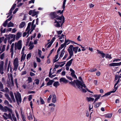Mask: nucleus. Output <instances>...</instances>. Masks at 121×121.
I'll return each mask as SVG.
<instances>
[{
  "instance_id": "f257e3e1",
  "label": "nucleus",
  "mask_w": 121,
  "mask_h": 121,
  "mask_svg": "<svg viewBox=\"0 0 121 121\" xmlns=\"http://www.w3.org/2000/svg\"><path fill=\"white\" fill-rule=\"evenodd\" d=\"M66 0H64L63 1L62 7L63 10L61 12V11L60 13L61 16L55 19L54 25L56 27H62V25L65 22V18L62 15V13L65 9V4Z\"/></svg>"
},
{
  "instance_id": "f03ea898",
  "label": "nucleus",
  "mask_w": 121,
  "mask_h": 121,
  "mask_svg": "<svg viewBox=\"0 0 121 121\" xmlns=\"http://www.w3.org/2000/svg\"><path fill=\"white\" fill-rule=\"evenodd\" d=\"M70 83L72 84H74L75 83L77 87L81 90H82L83 92H87L86 90H87L88 92L91 93H93L92 91H90L88 89L82 81L81 82L80 81L77 80L76 81L75 80H74L73 82H70Z\"/></svg>"
},
{
  "instance_id": "7ed1b4c3",
  "label": "nucleus",
  "mask_w": 121,
  "mask_h": 121,
  "mask_svg": "<svg viewBox=\"0 0 121 121\" xmlns=\"http://www.w3.org/2000/svg\"><path fill=\"white\" fill-rule=\"evenodd\" d=\"M8 112L9 113L8 114V119L13 121L12 118L14 121H17L16 118L14 114L13 113L12 110L10 108H8Z\"/></svg>"
},
{
  "instance_id": "20e7f679",
  "label": "nucleus",
  "mask_w": 121,
  "mask_h": 121,
  "mask_svg": "<svg viewBox=\"0 0 121 121\" xmlns=\"http://www.w3.org/2000/svg\"><path fill=\"white\" fill-rule=\"evenodd\" d=\"M14 94L17 103L18 104L19 103H20L22 100L20 94L18 92L16 93H14Z\"/></svg>"
},
{
  "instance_id": "39448f33",
  "label": "nucleus",
  "mask_w": 121,
  "mask_h": 121,
  "mask_svg": "<svg viewBox=\"0 0 121 121\" xmlns=\"http://www.w3.org/2000/svg\"><path fill=\"white\" fill-rule=\"evenodd\" d=\"M22 41L21 40H20L18 41L17 43L16 42L15 43V51L17 49L20 50L21 49L22 47Z\"/></svg>"
},
{
  "instance_id": "423d86ee",
  "label": "nucleus",
  "mask_w": 121,
  "mask_h": 121,
  "mask_svg": "<svg viewBox=\"0 0 121 121\" xmlns=\"http://www.w3.org/2000/svg\"><path fill=\"white\" fill-rule=\"evenodd\" d=\"M15 35L12 34L8 35L9 43L11 44L15 40Z\"/></svg>"
},
{
  "instance_id": "0eeeda50",
  "label": "nucleus",
  "mask_w": 121,
  "mask_h": 121,
  "mask_svg": "<svg viewBox=\"0 0 121 121\" xmlns=\"http://www.w3.org/2000/svg\"><path fill=\"white\" fill-rule=\"evenodd\" d=\"M57 13L55 12H52L50 14L51 17L52 18L54 19L56 18L57 17H59L58 16V15L57 14L60 13V15H61V14H60V13H61V10H59L57 12Z\"/></svg>"
},
{
  "instance_id": "6e6552de",
  "label": "nucleus",
  "mask_w": 121,
  "mask_h": 121,
  "mask_svg": "<svg viewBox=\"0 0 121 121\" xmlns=\"http://www.w3.org/2000/svg\"><path fill=\"white\" fill-rule=\"evenodd\" d=\"M13 64L14 65L13 70L16 71L19 65L18 58H16L13 61Z\"/></svg>"
},
{
  "instance_id": "1a4fd4ad",
  "label": "nucleus",
  "mask_w": 121,
  "mask_h": 121,
  "mask_svg": "<svg viewBox=\"0 0 121 121\" xmlns=\"http://www.w3.org/2000/svg\"><path fill=\"white\" fill-rule=\"evenodd\" d=\"M73 47V45H70L68 49V51L69 52V56L68 58L69 59H70L73 55V52L72 50V48Z\"/></svg>"
},
{
  "instance_id": "9d476101",
  "label": "nucleus",
  "mask_w": 121,
  "mask_h": 121,
  "mask_svg": "<svg viewBox=\"0 0 121 121\" xmlns=\"http://www.w3.org/2000/svg\"><path fill=\"white\" fill-rule=\"evenodd\" d=\"M39 12L36 11L35 9H34L33 10H30L29 11V14L30 15H31L32 16L34 17L35 15L38 14L39 13Z\"/></svg>"
},
{
  "instance_id": "9b49d317",
  "label": "nucleus",
  "mask_w": 121,
  "mask_h": 121,
  "mask_svg": "<svg viewBox=\"0 0 121 121\" xmlns=\"http://www.w3.org/2000/svg\"><path fill=\"white\" fill-rule=\"evenodd\" d=\"M4 64V62L1 61L0 62V73L2 74H3V66Z\"/></svg>"
},
{
  "instance_id": "f8f14e48",
  "label": "nucleus",
  "mask_w": 121,
  "mask_h": 121,
  "mask_svg": "<svg viewBox=\"0 0 121 121\" xmlns=\"http://www.w3.org/2000/svg\"><path fill=\"white\" fill-rule=\"evenodd\" d=\"M121 65V62L119 63H112L109 64L111 66H114L120 65Z\"/></svg>"
},
{
  "instance_id": "ddd939ff",
  "label": "nucleus",
  "mask_w": 121,
  "mask_h": 121,
  "mask_svg": "<svg viewBox=\"0 0 121 121\" xmlns=\"http://www.w3.org/2000/svg\"><path fill=\"white\" fill-rule=\"evenodd\" d=\"M14 44L13 43L11 46V48L10 49V52L11 53V56H12L13 54V47Z\"/></svg>"
},
{
  "instance_id": "4468645a",
  "label": "nucleus",
  "mask_w": 121,
  "mask_h": 121,
  "mask_svg": "<svg viewBox=\"0 0 121 121\" xmlns=\"http://www.w3.org/2000/svg\"><path fill=\"white\" fill-rule=\"evenodd\" d=\"M10 95L11 97L12 100L14 102H15L16 101L15 99L14 98V97L13 95V94L12 92L10 91Z\"/></svg>"
},
{
  "instance_id": "2eb2a0df",
  "label": "nucleus",
  "mask_w": 121,
  "mask_h": 121,
  "mask_svg": "<svg viewBox=\"0 0 121 121\" xmlns=\"http://www.w3.org/2000/svg\"><path fill=\"white\" fill-rule=\"evenodd\" d=\"M9 80H10H10H11V86H14V82L13 81V75L11 74H10L9 77Z\"/></svg>"
},
{
  "instance_id": "dca6fc26",
  "label": "nucleus",
  "mask_w": 121,
  "mask_h": 121,
  "mask_svg": "<svg viewBox=\"0 0 121 121\" xmlns=\"http://www.w3.org/2000/svg\"><path fill=\"white\" fill-rule=\"evenodd\" d=\"M66 83L68 82V81L66 80L65 78H61L60 79V82H61Z\"/></svg>"
},
{
  "instance_id": "f3484780",
  "label": "nucleus",
  "mask_w": 121,
  "mask_h": 121,
  "mask_svg": "<svg viewBox=\"0 0 121 121\" xmlns=\"http://www.w3.org/2000/svg\"><path fill=\"white\" fill-rule=\"evenodd\" d=\"M16 5V4H15L13 5L9 12V15H11Z\"/></svg>"
},
{
  "instance_id": "a211bd4d",
  "label": "nucleus",
  "mask_w": 121,
  "mask_h": 121,
  "mask_svg": "<svg viewBox=\"0 0 121 121\" xmlns=\"http://www.w3.org/2000/svg\"><path fill=\"white\" fill-rule=\"evenodd\" d=\"M31 24V22H29L28 23V26L26 30V31H27V33H29L30 29V27Z\"/></svg>"
},
{
  "instance_id": "6ab92c4d",
  "label": "nucleus",
  "mask_w": 121,
  "mask_h": 121,
  "mask_svg": "<svg viewBox=\"0 0 121 121\" xmlns=\"http://www.w3.org/2000/svg\"><path fill=\"white\" fill-rule=\"evenodd\" d=\"M56 100V95L54 94L52 95V102L53 103H55Z\"/></svg>"
},
{
  "instance_id": "aec40b11",
  "label": "nucleus",
  "mask_w": 121,
  "mask_h": 121,
  "mask_svg": "<svg viewBox=\"0 0 121 121\" xmlns=\"http://www.w3.org/2000/svg\"><path fill=\"white\" fill-rule=\"evenodd\" d=\"M73 60V59H72L70 60H69L68 62L66 65V66H68V67L69 66L72 64V62Z\"/></svg>"
},
{
  "instance_id": "412c9836",
  "label": "nucleus",
  "mask_w": 121,
  "mask_h": 121,
  "mask_svg": "<svg viewBox=\"0 0 121 121\" xmlns=\"http://www.w3.org/2000/svg\"><path fill=\"white\" fill-rule=\"evenodd\" d=\"M29 46H30L29 49L31 50L34 48V46L33 43H32L31 42H30L29 45Z\"/></svg>"
},
{
  "instance_id": "4be33fe9",
  "label": "nucleus",
  "mask_w": 121,
  "mask_h": 121,
  "mask_svg": "<svg viewBox=\"0 0 121 121\" xmlns=\"http://www.w3.org/2000/svg\"><path fill=\"white\" fill-rule=\"evenodd\" d=\"M97 51L98 52V53L101 54V55L102 56L103 58H104L105 56V54L103 52L100 51L98 50H97Z\"/></svg>"
},
{
  "instance_id": "5701e85b",
  "label": "nucleus",
  "mask_w": 121,
  "mask_h": 121,
  "mask_svg": "<svg viewBox=\"0 0 121 121\" xmlns=\"http://www.w3.org/2000/svg\"><path fill=\"white\" fill-rule=\"evenodd\" d=\"M64 50L65 48H64L61 51L60 54L59 59L60 57H62L64 55L65 52Z\"/></svg>"
},
{
  "instance_id": "b1692460",
  "label": "nucleus",
  "mask_w": 121,
  "mask_h": 121,
  "mask_svg": "<svg viewBox=\"0 0 121 121\" xmlns=\"http://www.w3.org/2000/svg\"><path fill=\"white\" fill-rule=\"evenodd\" d=\"M60 85V84L58 81L55 82L53 84V86L56 88L57 87V86H59Z\"/></svg>"
},
{
  "instance_id": "393cba45",
  "label": "nucleus",
  "mask_w": 121,
  "mask_h": 121,
  "mask_svg": "<svg viewBox=\"0 0 121 121\" xmlns=\"http://www.w3.org/2000/svg\"><path fill=\"white\" fill-rule=\"evenodd\" d=\"M25 25V22H22L19 26V27L20 28H22Z\"/></svg>"
},
{
  "instance_id": "a878e982",
  "label": "nucleus",
  "mask_w": 121,
  "mask_h": 121,
  "mask_svg": "<svg viewBox=\"0 0 121 121\" xmlns=\"http://www.w3.org/2000/svg\"><path fill=\"white\" fill-rule=\"evenodd\" d=\"M8 110V107L7 106H5L4 107L3 106L1 110L2 111L6 112Z\"/></svg>"
},
{
  "instance_id": "bb28decb",
  "label": "nucleus",
  "mask_w": 121,
  "mask_h": 121,
  "mask_svg": "<svg viewBox=\"0 0 121 121\" xmlns=\"http://www.w3.org/2000/svg\"><path fill=\"white\" fill-rule=\"evenodd\" d=\"M28 119L29 120H31L33 119L31 112H30L29 113V115L28 117Z\"/></svg>"
},
{
  "instance_id": "cd10ccee",
  "label": "nucleus",
  "mask_w": 121,
  "mask_h": 121,
  "mask_svg": "<svg viewBox=\"0 0 121 121\" xmlns=\"http://www.w3.org/2000/svg\"><path fill=\"white\" fill-rule=\"evenodd\" d=\"M22 34L20 32H18L17 33L16 37V39L17 40L19 38L21 37Z\"/></svg>"
},
{
  "instance_id": "c85d7f7f",
  "label": "nucleus",
  "mask_w": 121,
  "mask_h": 121,
  "mask_svg": "<svg viewBox=\"0 0 121 121\" xmlns=\"http://www.w3.org/2000/svg\"><path fill=\"white\" fill-rule=\"evenodd\" d=\"M78 47H73L72 48V49H73V51L75 53H76L78 52Z\"/></svg>"
},
{
  "instance_id": "c756f323",
  "label": "nucleus",
  "mask_w": 121,
  "mask_h": 121,
  "mask_svg": "<svg viewBox=\"0 0 121 121\" xmlns=\"http://www.w3.org/2000/svg\"><path fill=\"white\" fill-rule=\"evenodd\" d=\"M54 81V80H51L49 81L47 83V85L48 86L49 85H51L52 84L53 82Z\"/></svg>"
},
{
  "instance_id": "7c9ffc66",
  "label": "nucleus",
  "mask_w": 121,
  "mask_h": 121,
  "mask_svg": "<svg viewBox=\"0 0 121 121\" xmlns=\"http://www.w3.org/2000/svg\"><path fill=\"white\" fill-rule=\"evenodd\" d=\"M112 113H108L105 115V116L106 117L111 118L112 117Z\"/></svg>"
},
{
  "instance_id": "2f4dec72",
  "label": "nucleus",
  "mask_w": 121,
  "mask_h": 121,
  "mask_svg": "<svg viewBox=\"0 0 121 121\" xmlns=\"http://www.w3.org/2000/svg\"><path fill=\"white\" fill-rule=\"evenodd\" d=\"M86 99L88 101H93L94 100V99L91 97H87Z\"/></svg>"
},
{
  "instance_id": "473e14b6",
  "label": "nucleus",
  "mask_w": 121,
  "mask_h": 121,
  "mask_svg": "<svg viewBox=\"0 0 121 121\" xmlns=\"http://www.w3.org/2000/svg\"><path fill=\"white\" fill-rule=\"evenodd\" d=\"M101 102H99L96 103L94 105V107H95L97 108L98 107L99 105L101 104Z\"/></svg>"
},
{
  "instance_id": "72a5a7b5",
  "label": "nucleus",
  "mask_w": 121,
  "mask_h": 121,
  "mask_svg": "<svg viewBox=\"0 0 121 121\" xmlns=\"http://www.w3.org/2000/svg\"><path fill=\"white\" fill-rule=\"evenodd\" d=\"M13 15L12 14L10 15H9V13H8V17L10 16V17L9 18H8V21H10L12 18Z\"/></svg>"
},
{
  "instance_id": "f704fd0d",
  "label": "nucleus",
  "mask_w": 121,
  "mask_h": 121,
  "mask_svg": "<svg viewBox=\"0 0 121 121\" xmlns=\"http://www.w3.org/2000/svg\"><path fill=\"white\" fill-rule=\"evenodd\" d=\"M75 72L71 73V75L74 78H77V77L76 75L74 74Z\"/></svg>"
},
{
  "instance_id": "c9c22d12",
  "label": "nucleus",
  "mask_w": 121,
  "mask_h": 121,
  "mask_svg": "<svg viewBox=\"0 0 121 121\" xmlns=\"http://www.w3.org/2000/svg\"><path fill=\"white\" fill-rule=\"evenodd\" d=\"M13 24L11 22H10L9 23H8V27H13Z\"/></svg>"
},
{
  "instance_id": "e433bc0d",
  "label": "nucleus",
  "mask_w": 121,
  "mask_h": 121,
  "mask_svg": "<svg viewBox=\"0 0 121 121\" xmlns=\"http://www.w3.org/2000/svg\"><path fill=\"white\" fill-rule=\"evenodd\" d=\"M93 96H94V97L95 98H96L98 99L101 96V95H93Z\"/></svg>"
},
{
  "instance_id": "4c0bfd02",
  "label": "nucleus",
  "mask_w": 121,
  "mask_h": 121,
  "mask_svg": "<svg viewBox=\"0 0 121 121\" xmlns=\"http://www.w3.org/2000/svg\"><path fill=\"white\" fill-rule=\"evenodd\" d=\"M3 117L4 119L5 120H7V117H8V115L6 113H4V115H3Z\"/></svg>"
},
{
  "instance_id": "58836bf2",
  "label": "nucleus",
  "mask_w": 121,
  "mask_h": 121,
  "mask_svg": "<svg viewBox=\"0 0 121 121\" xmlns=\"http://www.w3.org/2000/svg\"><path fill=\"white\" fill-rule=\"evenodd\" d=\"M3 27L2 26H1V29H0V32L1 33H4L5 31V29H4L3 30Z\"/></svg>"
},
{
  "instance_id": "ea45409f",
  "label": "nucleus",
  "mask_w": 121,
  "mask_h": 121,
  "mask_svg": "<svg viewBox=\"0 0 121 121\" xmlns=\"http://www.w3.org/2000/svg\"><path fill=\"white\" fill-rule=\"evenodd\" d=\"M97 70V69L96 68H93L89 70V71L91 72H95Z\"/></svg>"
},
{
  "instance_id": "a19ab883",
  "label": "nucleus",
  "mask_w": 121,
  "mask_h": 121,
  "mask_svg": "<svg viewBox=\"0 0 121 121\" xmlns=\"http://www.w3.org/2000/svg\"><path fill=\"white\" fill-rule=\"evenodd\" d=\"M112 92H111V91L109 92H108L106 93L105 94V95H104L102 97L104 96H108V95H110V94Z\"/></svg>"
},
{
  "instance_id": "79ce46f5",
  "label": "nucleus",
  "mask_w": 121,
  "mask_h": 121,
  "mask_svg": "<svg viewBox=\"0 0 121 121\" xmlns=\"http://www.w3.org/2000/svg\"><path fill=\"white\" fill-rule=\"evenodd\" d=\"M40 99L41 104H43L44 103V102L43 99L41 97H40Z\"/></svg>"
},
{
  "instance_id": "37998d69",
  "label": "nucleus",
  "mask_w": 121,
  "mask_h": 121,
  "mask_svg": "<svg viewBox=\"0 0 121 121\" xmlns=\"http://www.w3.org/2000/svg\"><path fill=\"white\" fill-rule=\"evenodd\" d=\"M105 55L106 56L105 57H106V58H107L109 59L112 58L111 55H109L108 54H105Z\"/></svg>"
},
{
  "instance_id": "c03bdc74",
  "label": "nucleus",
  "mask_w": 121,
  "mask_h": 121,
  "mask_svg": "<svg viewBox=\"0 0 121 121\" xmlns=\"http://www.w3.org/2000/svg\"><path fill=\"white\" fill-rule=\"evenodd\" d=\"M26 56V54L24 55V54H23L22 55L21 57V61H22V60H24L25 58V57Z\"/></svg>"
},
{
  "instance_id": "a18cd8bd",
  "label": "nucleus",
  "mask_w": 121,
  "mask_h": 121,
  "mask_svg": "<svg viewBox=\"0 0 121 121\" xmlns=\"http://www.w3.org/2000/svg\"><path fill=\"white\" fill-rule=\"evenodd\" d=\"M42 52V51L40 50H38V55L39 56V57H41V53Z\"/></svg>"
},
{
  "instance_id": "49530a36",
  "label": "nucleus",
  "mask_w": 121,
  "mask_h": 121,
  "mask_svg": "<svg viewBox=\"0 0 121 121\" xmlns=\"http://www.w3.org/2000/svg\"><path fill=\"white\" fill-rule=\"evenodd\" d=\"M117 86H117L116 87H114V89L113 90L111 91V92H112V93H114L116 91L117 89Z\"/></svg>"
},
{
  "instance_id": "de8ad7c7",
  "label": "nucleus",
  "mask_w": 121,
  "mask_h": 121,
  "mask_svg": "<svg viewBox=\"0 0 121 121\" xmlns=\"http://www.w3.org/2000/svg\"><path fill=\"white\" fill-rule=\"evenodd\" d=\"M35 83L37 85H38L39 83V81L38 79H36L35 80Z\"/></svg>"
},
{
  "instance_id": "09e8293b",
  "label": "nucleus",
  "mask_w": 121,
  "mask_h": 121,
  "mask_svg": "<svg viewBox=\"0 0 121 121\" xmlns=\"http://www.w3.org/2000/svg\"><path fill=\"white\" fill-rule=\"evenodd\" d=\"M28 82L29 83L31 82L32 81V79L30 77H28Z\"/></svg>"
},
{
  "instance_id": "8fccbe9b",
  "label": "nucleus",
  "mask_w": 121,
  "mask_h": 121,
  "mask_svg": "<svg viewBox=\"0 0 121 121\" xmlns=\"http://www.w3.org/2000/svg\"><path fill=\"white\" fill-rule=\"evenodd\" d=\"M8 22V19H7L5 22L3 23V26L5 27L6 26Z\"/></svg>"
},
{
  "instance_id": "3c124183",
  "label": "nucleus",
  "mask_w": 121,
  "mask_h": 121,
  "mask_svg": "<svg viewBox=\"0 0 121 121\" xmlns=\"http://www.w3.org/2000/svg\"><path fill=\"white\" fill-rule=\"evenodd\" d=\"M52 97V96L51 95H50L49 96V98H48V102L49 103L50 102V100H51V99Z\"/></svg>"
},
{
  "instance_id": "603ef678",
  "label": "nucleus",
  "mask_w": 121,
  "mask_h": 121,
  "mask_svg": "<svg viewBox=\"0 0 121 121\" xmlns=\"http://www.w3.org/2000/svg\"><path fill=\"white\" fill-rule=\"evenodd\" d=\"M5 46L4 45L3 46V47H2V49L1 51V52L0 53H1L2 52H4V50L5 49Z\"/></svg>"
},
{
  "instance_id": "864d4df0",
  "label": "nucleus",
  "mask_w": 121,
  "mask_h": 121,
  "mask_svg": "<svg viewBox=\"0 0 121 121\" xmlns=\"http://www.w3.org/2000/svg\"><path fill=\"white\" fill-rule=\"evenodd\" d=\"M64 35L63 34H62L60 37V36L59 35H58V37H60V38H59V39H62L63 38H64Z\"/></svg>"
},
{
  "instance_id": "5fc2aeb1",
  "label": "nucleus",
  "mask_w": 121,
  "mask_h": 121,
  "mask_svg": "<svg viewBox=\"0 0 121 121\" xmlns=\"http://www.w3.org/2000/svg\"><path fill=\"white\" fill-rule=\"evenodd\" d=\"M27 31V32H25L23 33V37H24L25 36H26V35L27 34H28V35L26 37H27L29 35V33H27V31Z\"/></svg>"
},
{
  "instance_id": "6e6d98bb",
  "label": "nucleus",
  "mask_w": 121,
  "mask_h": 121,
  "mask_svg": "<svg viewBox=\"0 0 121 121\" xmlns=\"http://www.w3.org/2000/svg\"><path fill=\"white\" fill-rule=\"evenodd\" d=\"M31 56V54L29 53V54H28L27 55V56H26L27 59H29V58H30Z\"/></svg>"
},
{
  "instance_id": "4d7b16f0",
  "label": "nucleus",
  "mask_w": 121,
  "mask_h": 121,
  "mask_svg": "<svg viewBox=\"0 0 121 121\" xmlns=\"http://www.w3.org/2000/svg\"><path fill=\"white\" fill-rule=\"evenodd\" d=\"M68 55V54L67 53H65V55L64 57L63 58V60H64L65 59H66V57H67Z\"/></svg>"
},
{
  "instance_id": "13d9d810",
  "label": "nucleus",
  "mask_w": 121,
  "mask_h": 121,
  "mask_svg": "<svg viewBox=\"0 0 121 121\" xmlns=\"http://www.w3.org/2000/svg\"><path fill=\"white\" fill-rule=\"evenodd\" d=\"M93 106L91 104H89V110L90 111L91 110V109L92 108Z\"/></svg>"
},
{
  "instance_id": "bf43d9fd",
  "label": "nucleus",
  "mask_w": 121,
  "mask_h": 121,
  "mask_svg": "<svg viewBox=\"0 0 121 121\" xmlns=\"http://www.w3.org/2000/svg\"><path fill=\"white\" fill-rule=\"evenodd\" d=\"M3 88V86L2 83L0 82V89H2Z\"/></svg>"
},
{
  "instance_id": "052dcab7",
  "label": "nucleus",
  "mask_w": 121,
  "mask_h": 121,
  "mask_svg": "<svg viewBox=\"0 0 121 121\" xmlns=\"http://www.w3.org/2000/svg\"><path fill=\"white\" fill-rule=\"evenodd\" d=\"M66 45L64 43L62 44L60 46L61 49L64 48L65 46H66Z\"/></svg>"
},
{
  "instance_id": "680f3d73",
  "label": "nucleus",
  "mask_w": 121,
  "mask_h": 121,
  "mask_svg": "<svg viewBox=\"0 0 121 121\" xmlns=\"http://www.w3.org/2000/svg\"><path fill=\"white\" fill-rule=\"evenodd\" d=\"M62 30H59L57 31V33L58 35H60L62 32Z\"/></svg>"
},
{
  "instance_id": "e2e57ef3",
  "label": "nucleus",
  "mask_w": 121,
  "mask_h": 121,
  "mask_svg": "<svg viewBox=\"0 0 121 121\" xmlns=\"http://www.w3.org/2000/svg\"><path fill=\"white\" fill-rule=\"evenodd\" d=\"M4 39V37H3L0 38V43L2 42V41Z\"/></svg>"
},
{
  "instance_id": "0e129e2a",
  "label": "nucleus",
  "mask_w": 121,
  "mask_h": 121,
  "mask_svg": "<svg viewBox=\"0 0 121 121\" xmlns=\"http://www.w3.org/2000/svg\"><path fill=\"white\" fill-rule=\"evenodd\" d=\"M35 25L34 26V25L33 26H32L31 25V29L32 30H31V31H32L33 30H34L35 27Z\"/></svg>"
},
{
  "instance_id": "69168bd1",
  "label": "nucleus",
  "mask_w": 121,
  "mask_h": 121,
  "mask_svg": "<svg viewBox=\"0 0 121 121\" xmlns=\"http://www.w3.org/2000/svg\"><path fill=\"white\" fill-rule=\"evenodd\" d=\"M26 71L22 72L21 73L22 75H23L24 74H26Z\"/></svg>"
},
{
  "instance_id": "338daca9",
  "label": "nucleus",
  "mask_w": 121,
  "mask_h": 121,
  "mask_svg": "<svg viewBox=\"0 0 121 121\" xmlns=\"http://www.w3.org/2000/svg\"><path fill=\"white\" fill-rule=\"evenodd\" d=\"M49 106H53L54 107H55V105L54 104L52 103L49 104Z\"/></svg>"
},
{
  "instance_id": "774afa93",
  "label": "nucleus",
  "mask_w": 121,
  "mask_h": 121,
  "mask_svg": "<svg viewBox=\"0 0 121 121\" xmlns=\"http://www.w3.org/2000/svg\"><path fill=\"white\" fill-rule=\"evenodd\" d=\"M96 74L97 76H100V72L98 71L97 72H96Z\"/></svg>"
}]
</instances>
